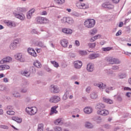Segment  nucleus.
Returning <instances> with one entry per match:
<instances>
[{"instance_id": "nucleus-6", "label": "nucleus", "mask_w": 131, "mask_h": 131, "mask_svg": "<svg viewBox=\"0 0 131 131\" xmlns=\"http://www.w3.org/2000/svg\"><path fill=\"white\" fill-rule=\"evenodd\" d=\"M61 21L63 23H68V24L72 25L73 24L74 20H73V18L72 17H63V19H61Z\"/></svg>"}, {"instance_id": "nucleus-4", "label": "nucleus", "mask_w": 131, "mask_h": 131, "mask_svg": "<svg viewBox=\"0 0 131 131\" xmlns=\"http://www.w3.org/2000/svg\"><path fill=\"white\" fill-rule=\"evenodd\" d=\"M36 21L38 24H48L50 22L49 19L41 16H38L36 18Z\"/></svg>"}, {"instance_id": "nucleus-29", "label": "nucleus", "mask_w": 131, "mask_h": 131, "mask_svg": "<svg viewBox=\"0 0 131 131\" xmlns=\"http://www.w3.org/2000/svg\"><path fill=\"white\" fill-rule=\"evenodd\" d=\"M21 74L24 76H26V77H29V76H30V73L27 71H21Z\"/></svg>"}, {"instance_id": "nucleus-13", "label": "nucleus", "mask_w": 131, "mask_h": 131, "mask_svg": "<svg viewBox=\"0 0 131 131\" xmlns=\"http://www.w3.org/2000/svg\"><path fill=\"white\" fill-rule=\"evenodd\" d=\"M74 64L75 68H76V69H79L81 68V67L82 66V62L80 60L75 61Z\"/></svg>"}, {"instance_id": "nucleus-64", "label": "nucleus", "mask_w": 131, "mask_h": 131, "mask_svg": "<svg viewBox=\"0 0 131 131\" xmlns=\"http://www.w3.org/2000/svg\"><path fill=\"white\" fill-rule=\"evenodd\" d=\"M7 109H8V110H12L13 106L12 105H9L7 106Z\"/></svg>"}, {"instance_id": "nucleus-58", "label": "nucleus", "mask_w": 131, "mask_h": 131, "mask_svg": "<svg viewBox=\"0 0 131 131\" xmlns=\"http://www.w3.org/2000/svg\"><path fill=\"white\" fill-rule=\"evenodd\" d=\"M31 70L33 73H35V72H36V70H35V68H34V67L31 68Z\"/></svg>"}, {"instance_id": "nucleus-34", "label": "nucleus", "mask_w": 131, "mask_h": 131, "mask_svg": "<svg viewBox=\"0 0 131 131\" xmlns=\"http://www.w3.org/2000/svg\"><path fill=\"white\" fill-rule=\"evenodd\" d=\"M118 76H119V78H120V79H123V78H125V77H126L127 75H126V73H123L119 74L118 75Z\"/></svg>"}, {"instance_id": "nucleus-62", "label": "nucleus", "mask_w": 131, "mask_h": 131, "mask_svg": "<svg viewBox=\"0 0 131 131\" xmlns=\"http://www.w3.org/2000/svg\"><path fill=\"white\" fill-rule=\"evenodd\" d=\"M96 121L97 122H101V121H102V118L98 117V118L96 119Z\"/></svg>"}, {"instance_id": "nucleus-41", "label": "nucleus", "mask_w": 131, "mask_h": 131, "mask_svg": "<svg viewBox=\"0 0 131 131\" xmlns=\"http://www.w3.org/2000/svg\"><path fill=\"white\" fill-rule=\"evenodd\" d=\"M88 46L90 49H95L96 47V43H89Z\"/></svg>"}, {"instance_id": "nucleus-3", "label": "nucleus", "mask_w": 131, "mask_h": 131, "mask_svg": "<svg viewBox=\"0 0 131 131\" xmlns=\"http://www.w3.org/2000/svg\"><path fill=\"white\" fill-rule=\"evenodd\" d=\"M26 111L29 115H35L37 113V108L36 107H28L26 108Z\"/></svg>"}, {"instance_id": "nucleus-2", "label": "nucleus", "mask_w": 131, "mask_h": 131, "mask_svg": "<svg viewBox=\"0 0 131 131\" xmlns=\"http://www.w3.org/2000/svg\"><path fill=\"white\" fill-rule=\"evenodd\" d=\"M84 24L86 28H94L96 25V20L94 19H87L85 20Z\"/></svg>"}, {"instance_id": "nucleus-15", "label": "nucleus", "mask_w": 131, "mask_h": 131, "mask_svg": "<svg viewBox=\"0 0 131 131\" xmlns=\"http://www.w3.org/2000/svg\"><path fill=\"white\" fill-rule=\"evenodd\" d=\"M28 53L33 57H36L37 56V54H36V52H35L34 49L31 48H29L28 49Z\"/></svg>"}, {"instance_id": "nucleus-18", "label": "nucleus", "mask_w": 131, "mask_h": 131, "mask_svg": "<svg viewBox=\"0 0 131 131\" xmlns=\"http://www.w3.org/2000/svg\"><path fill=\"white\" fill-rule=\"evenodd\" d=\"M14 15L15 17H16V18H17V19H19V20H21L23 21V20L25 19V15H24V14H20L19 13H14Z\"/></svg>"}, {"instance_id": "nucleus-26", "label": "nucleus", "mask_w": 131, "mask_h": 131, "mask_svg": "<svg viewBox=\"0 0 131 131\" xmlns=\"http://www.w3.org/2000/svg\"><path fill=\"white\" fill-rule=\"evenodd\" d=\"M4 23L7 25L8 27H12L13 26V21L11 20H4Z\"/></svg>"}, {"instance_id": "nucleus-32", "label": "nucleus", "mask_w": 131, "mask_h": 131, "mask_svg": "<svg viewBox=\"0 0 131 131\" xmlns=\"http://www.w3.org/2000/svg\"><path fill=\"white\" fill-rule=\"evenodd\" d=\"M5 69H10V66L8 64L0 66V70H4Z\"/></svg>"}, {"instance_id": "nucleus-42", "label": "nucleus", "mask_w": 131, "mask_h": 131, "mask_svg": "<svg viewBox=\"0 0 131 131\" xmlns=\"http://www.w3.org/2000/svg\"><path fill=\"white\" fill-rule=\"evenodd\" d=\"M97 33V29H93L92 30L90 31V34L91 35H95Z\"/></svg>"}, {"instance_id": "nucleus-51", "label": "nucleus", "mask_w": 131, "mask_h": 131, "mask_svg": "<svg viewBox=\"0 0 131 131\" xmlns=\"http://www.w3.org/2000/svg\"><path fill=\"white\" fill-rule=\"evenodd\" d=\"M68 98V96L67 95V93H65L64 94V95L63 96L62 99L64 101H65V100H66L67 98Z\"/></svg>"}, {"instance_id": "nucleus-38", "label": "nucleus", "mask_w": 131, "mask_h": 131, "mask_svg": "<svg viewBox=\"0 0 131 131\" xmlns=\"http://www.w3.org/2000/svg\"><path fill=\"white\" fill-rule=\"evenodd\" d=\"M115 98L119 102H121L122 101V97H121L120 95H115Z\"/></svg>"}, {"instance_id": "nucleus-44", "label": "nucleus", "mask_w": 131, "mask_h": 131, "mask_svg": "<svg viewBox=\"0 0 131 131\" xmlns=\"http://www.w3.org/2000/svg\"><path fill=\"white\" fill-rule=\"evenodd\" d=\"M111 50V47H106V48H102V51L104 52H109V51Z\"/></svg>"}, {"instance_id": "nucleus-17", "label": "nucleus", "mask_w": 131, "mask_h": 131, "mask_svg": "<svg viewBox=\"0 0 131 131\" xmlns=\"http://www.w3.org/2000/svg\"><path fill=\"white\" fill-rule=\"evenodd\" d=\"M50 90L51 92H53L54 94H57V93H59V89L58 88V86L51 85L50 86Z\"/></svg>"}, {"instance_id": "nucleus-7", "label": "nucleus", "mask_w": 131, "mask_h": 131, "mask_svg": "<svg viewBox=\"0 0 131 131\" xmlns=\"http://www.w3.org/2000/svg\"><path fill=\"white\" fill-rule=\"evenodd\" d=\"M19 43L18 39H16L14 40L12 43H11L10 45V49L11 50H15L17 48V45Z\"/></svg>"}, {"instance_id": "nucleus-12", "label": "nucleus", "mask_w": 131, "mask_h": 131, "mask_svg": "<svg viewBox=\"0 0 131 131\" xmlns=\"http://www.w3.org/2000/svg\"><path fill=\"white\" fill-rule=\"evenodd\" d=\"M60 99L59 96H54L51 97L50 99V102L51 103H58V102H60Z\"/></svg>"}, {"instance_id": "nucleus-9", "label": "nucleus", "mask_w": 131, "mask_h": 131, "mask_svg": "<svg viewBox=\"0 0 131 131\" xmlns=\"http://www.w3.org/2000/svg\"><path fill=\"white\" fill-rule=\"evenodd\" d=\"M102 8H106L109 10H111L114 8V6H113L111 3L109 2H105L104 3L102 4Z\"/></svg>"}, {"instance_id": "nucleus-14", "label": "nucleus", "mask_w": 131, "mask_h": 131, "mask_svg": "<svg viewBox=\"0 0 131 131\" xmlns=\"http://www.w3.org/2000/svg\"><path fill=\"white\" fill-rule=\"evenodd\" d=\"M60 45L63 48H67L69 42H68V40L66 39H62L60 40Z\"/></svg>"}, {"instance_id": "nucleus-5", "label": "nucleus", "mask_w": 131, "mask_h": 131, "mask_svg": "<svg viewBox=\"0 0 131 131\" xmlns=\"http://www.w3.org/2000/svg\"><path fill=\"white\" fill-rule=\"evenodd\" d=\"M107 62H108L110 64H120L121 62L118 58H115L114 57H108L106 59Z\"/></svg>"}, {"instance_id": "nucleus-49", "label": "nucleus", "mask_w": 131, "mask_h": 131, "mask_svg": "<svg viewBox=\"0 0 131 131\" xmlns=\"http://www.w3.org/2000/svg\"><path fill=\"white\" fill-rule=\"evenodd\" d=\"M13 96H14V97H15V98H19V97H20V94H19V93L16 92V93H14L13 94Z\"/></svg>"}, {"instance_id": "nucleus-22", "label": "nucleus", "mask_w": 131, "mask_h": 131, "mask_svg": "<svg viewBox=\"0 0 131 131\" xmlns=\"http://www.w3.org/2000/svg\"><path fill=\"white\" fill-rule=\"evenodd\" d=\"M86 69L89 72H93L94 71V66L91 63H89L87 65Z\"/></svg>"}, {"instance_id": "nucleus-21", "label": "nucleus", "mask_w": 131, "mask_h": 131, "mask_svg": "<svg viewBox=\"0 0 131 131\" xmlns=\"http://www.w3.org/2000/svg\"><path fill=\"white\" fill-rule=\"evenodd\" d=\"M57 108H58V106H54L53 107H51L50 115H53L54 113L57 114L58 113V111H57Z\"/></svg>"}, {"instance_id": "nucleus-11", "label": "nucleus", "mask_w": 131, "mask_h": 131, "mask_svg": "<svg viewBox=\"0 0 131 131\" xmlns=\"http://www.w3.org/2000/svg\"><path fill=\"white\" fill-rule=\"evenodd\" d=\"M12 61V58L10 57H6L4 58L0 61V64H7Z\"/></svg>"}, {"instance_id": "nucleus-55", "label": "nucleus", "mask_w": 131, "mask_h": 131, "mask_svg": "<svg viewBox=\"0 0 131 131\" xmlns=\"http://www.w3.org/2000/svg\"><path fill=\"white\" fill-rule=\"evenodd\" d=\"M41 15L43 16H47L48 15V13L47 12V11H44L41 13Z\"/></svg>"}, {"instance_id": "nucleus-63", "label": "nucleus", "mask_w": 131, "mask_h": 131, "mask_svg": "<svg viewBox=\"0 0 131 131\" xmlns=\"http://www.w3.org/2000/svg\"><path fill=\"white\" fill-rule=\"evenodd\" d=\"M29 12L32 14H33V13H34V12H35V9H32L30 10Z\"/></svg>"}, {"instance_id": "nucleus-31", "label": "nucleus", "mask_w": 131, "mask_h": 131, "mask_svg": "<svg viewBox=\"0 0 131 131\" xmlns=\"http://www.w3.org/2000/svg\"><path fill=\"white\" fill-rule=\"evenodd\" d=\"M55 3L57 5H63V4H65V0H54Z\"/></svg>"}, {"instance_id": "nucleus-16", "label": "nucleus", "mask_w": 131, "mask_h": 131, "mask_svg": "<svg viewBox=\"0 0 131 131\" xmlns=\"http://www.w3.org/2000/svg\"><path fill=\"white\" fill-rule=\"evenodd\" d=\"M15 59L17 60V61H19V62H25V59L22 57V54L18 53L15 55Z\"/></svg>"}, {"instance_id": "nucleus-27", "label": "nucleus", "mask_w": 131, "mask_h": 131, "mask_svg": "<svg viewBox=\"0 0 131 131\" xmlns=\"http://www.w3.org/2000/svg\"><path fill=\"white\" fill-rule=\"evenodd\" d=\"M36 45L40 48H47V46H45L42 41H39L36 42Z\"/></svg>"}, {"instance_id": "nucleus-30", "label": "nucleus", "mask_w": 131, "mask_h": 131, "mask_svg": "<svg viewBox=\"0 0 131 131\" xmlns=\"http://www.w3.org/2000/svg\"><path fill=\"white\" fill-rule=\"evenodd\" d=\"M103 101L105 103H107V104H113V100L109 98H106L105 97H103Z\"/></svg>"}, {"instance_id": "nucleus-61", "label": "nucleus", "mask_w": 131, "mask_h": 131, "mask_svg": "<svg viewBox=\"0 0 131 131\" xmlns=\"http://www.w3.org/2000/svg\"><path fill=\"white\" fill-rule=\"evenodd\" d=\"M26 92H27V89L26 88L23 89L21 90V93H26Z\"/></svg>"}, {"instance_id": "nucleus-28", "label": "nucleus", "mask_w": 131, "mask_h": 131, "mask_svg": "<svg viewBox=\"0 0 131 131\" xmlns=\"http://www.w3.org/2000/svg\"><path fill=\"white\" fill-rule=\"evenodd\" d=\"M26 11V9L24 8L18 7L16 9V11H15V12L19 14L20 13H22V12H25Z\"/></svg>"}, {"instance_id": "nucleus-19", "label": "nucleus", "mask_w": 131, "mask_h": 131, "mask_svg": "<svg viewBox=\"0 0 131 131\" xmlns=\"http://www.w3.org/2000/svg\"><path fill=\"white\" fill-rule=\"evenodd\" d=\"M84 112L86 114H91L93 112V108L91 107H86L84 108Z\"/></svg>"}, {"instance_id": "nucleus-52", "label": "nucleus", "mask_w": 131, "mask_h": 131, "mask_svg": "<svg viewBox=\"0 0 131 131\" xmlns=\"http://www.w3.org/2000/svg\"><path fill=\"white\" fill-rule=\"evenodd\" d=\"M75 46H76L77 47H79V46L80 45V43L79 42V41H78V40H75Z\"/></svg>"}, {"instance_id": "nucleus-47", "label": "nucleus", "mask_w": 131, "mask_h": 131, "mask_svg": "<svg viewBox=\"0 0 131 131\" xmlns=\"http://www.w3.org/2000/svg\"><path fill=\"white\" fill-rule=\"evenodd\" d=\"M32 16V13H31L29 11L28 12V13L27 14V17L28 19H30Z\"/></svg>"}, {"instance_id": "nucleus-54", "label": "nucleus", "mask_w": 131, "mask_h": 131, "mask_svg": "<svg viewBox=\"0 0 131 131\" xmlns=\"http://www.w3.org/2000/svg\"><path fill=\"white\" fill-rule=\"evenodd\" d=\"M104 127L105 128H111V125L108 124H106L105 125H104Z\"/></svg>"}, {"instance_id": "nucleus-40", "label": "nucleus", "mask_w": 131, "mask_h": 131, "mask_svg": "<svg viewBox=\"0 0 131 131\" xmlns=\"http://www.w3.org/2000/svg\"><path fill=\"white\" fill-rule=\"evenodd\" d=\"M51 63L53 64V65L56 68H58V67H59V63H58V62H57V61H51Z\"/></svg>"}, {"instance_id": "nucleus-60", "label": "nucleus", "mask_w": 131, "mask_h": 131, "mask_svg": "<svg viewBox=\"0 0 131 131\" xmlns=\"http://www.w3.org/2000/svg\"><path fill=\"white\" fill-rule=\"evenodd\" d=\"M124 54L126 56H129L130 55H131V53H129L128 52H125V51L124 52Z\"/></svg>"}, {"instance_id": "nucleus-45", "label": "nucleus", "mask_w": 131, "mask_h": 131, "mask_svg": "<svg viewBox=\"0 0 131 131\" xmlns=\"http://www.w3.org/2000/svg\"><path fill=\"white\" fill-rule=\"evenodd\" d=\"M55 124L58 125L61 123V119H58L54 121Z\"/></svg>"}, {"instance_id": "nucleus-46", "label": "nucleus", "mask_w": 131, "mask_h": 131, "mask_svg": "<svg viewBox=\"0 0 131 131\" xmlns=\"http://www.w3.org/2000/svg\"><path fill=\"white\" fill-rule=\"evenodd\" d=\"M7 113L9 115H14V114H15V112L13 111H8L7 112Z\"/></svg>"}, {"instance_id": "nucleus-23", "label": "nucleus", "mask_w": 131, "mask_h": 131, "mask_svg": "<svg viewBox=\"0 0 131 131\" xmlns=\"http://www.w3.org/2000/svg\"><path fill=\"white\" fill-rule=\"evenodd\" d=\"M62 32L66 33V34H71L72 33V30L70 29L63 28L62 29Z\"/></svg>"}, {"instance_id": "nucleus-10", "label": "nucleus", "mask_w": 131, "mask_h": 131, "mask_svg": "<svg viewBox=\"0 0 131 131\" xmlns=\"http://www.w3.org/2000/svg\"><path fill=\"white\" fill-rule=\"evenodd\" d=\"M94 85H95V86H98L100 90H105L106 88V84L102 82L94 83Z\"/></svg>"}, {"instance_id": "nucleus-24", "label": "nucleus", "mask_w": 131, "mask_h": 131, "mask_svg": "<svg viewBox=\"0 0 131 131\" xmlns=\"http://www.w3.org/2000/svg\"><path fill=\"white\" fill-rule=\"evenodd\" d=\"M33 65L37 68H41V63L38 60H35L33 63Z\"/></svg>"}, {"instance_id": "nucleus-43", "label": "nucleus", "mask_w": 131, "mask_h": 131, "mask_svg": "<svg viewBox=\"0 0 131 131\" xmlns=\"http://www.w3.org/2000/svg\"><path fill=\"white\" fill-rule=\"evenodd\" d=\"M54 130L55 131H62V127H61L60 126H55L54 128Z\"/></svg>"}, {"instance_id": "nucleus-53", "label": "nucleus", "mask_w": 131, "mask_h": 131, "mask_svg": "<svg viewBox=\"0 0 131 131\" xmlns=\"http://www.w3.org/2000/svg\"><path fill=\"white\" fill-rule=\"evenodd\" d=\"M119 35H121V30L118 31L116 34V36H119Z\"/></svg>"}, {"instance_id": "nucleus-20", "label": "nucleus", "mask_w": 131, "mask_h": 131, "mask_svg": "<svg viewBox=\"0 0 131 131\" xmlns=\"http://www.w3.org/2000/svg\"><path fill=\"white\" fill-rule=\"evenodd\" d=\"M100 55L98 53H93L89 55V59L91 60H94V59H96V58H99Z\"/></svg>"}, {"instance_id": "nucleus-39", "label": "nucleus", "mask_w": 131, "mask_h": 131, "mask_svg": "<svg viewBox=\"0 0 131 131\" xmlns=\"http://www.w3.org/2000/svg\"><path fill=\"white\" fill-rule=\"evenodd\" d=\"M85 126L87 128H93V124L89 122L85 123Z\"/></svg>"}, {"instance_id": "nucleus-1", "label": "nucleus", "mask_w": 131, "mask_h": 131, "mask_svg": "<svg viewBox=\"0 0 131 131\" xmlns=\"http://www.w3.org/2000/svg\"><path fill=\"white\" fill-rule=\"evenodd\" d=\"M103 108H105V104L103 103H98L96 105V109L98 110L97 113L98 115L107 116V115L109 114V111L103 109Z\"/></svg>"}, {"instance_id": "nucleus-25", "label": "nucleus", "mask_w": 131, "mask_h": 131, "mask_svg": "<svg viewBox=\"0 0 131 131\" xmlns=\"http://www.w3.org/2000/svg\"><path fill=\"white\" fill-rule=\"evenodd\" d=\"M12 119L18 123H21L22 122V119L17 117H12Z\"/></svg>"}, {"instance_id": "nucleus-37", "label": "nucleus", "mask_w": 131, "mask_h": 131, "mask_svg": "<svg viewBox=\"0 0 131 131\" xmlns=\"http://www.w3.org/2000/svg\"><path fill=\"white\" fill-rule=\"evenodd\" d=\"M38 131H43V124L40 123L38 125Z\"/></svg>"}, {"instance_id": "nucleus-56", "label": "nucleus", "mask_w": 131, "mask_h": 131, "mask_svg": "<svg viewBox=\"0 0 131 131\" xmlns=\"http://www.w3.org/2000/svg\"><path fill=\"white\" fill-rule=\"evenodd\" d=\"M1 128H4V129H8L9 128V127L6 125H2L1 126Z\"/></svg>"}, {"instance_id": "nucleus-48", "label": "nucleus", "mask_w": 131, "mask_h": 131, "mask_svg": "<svg viewBox=\"0 0 131 131\" xmlns=\"http://www.w3.org/2000/svg\"><path fill=\"white\" fill-rule=\"evenodd\" d=\"M112 70H119V66H114L112 67Z\"/></svg>"}, {"instance_id": "nucleus-59", "label": "nucleus", "mask_w": 131, "mask_h": 131, "mask_svg": "<svg viewBox=\"0 0 131 131\" xmlns=\"http://www.w3.org/2000/svg\"><path fill=\"white\" fill-rule=\"evenodd\" d=\"M114 4H118L120 0H112Z\"/></svg>"}, {"instance_id": "nucleus-33", "label": "nucleus", "mask_w": 131, "mask_h": 131, "mask_svg": "<svg viewBox=\"0 0 131 131\" xmlns=\"http://www.w3.org/2000/svg\"><path fill=\"white\" fill-rule=\"evenodd\" d=\"M90 97L91 99H93V100H95V99H97L98 98V94L97 93L93 92L90 95Z\"/></svg>"}, {"instance_id": "nucleus-57", "label": "nucleus", "mask_w": 131, "mask_h": 131, "mask_svg": "<svg viewBox=\"0 0 131 131\" xmlns=\"http://www.w3.org/2000/svg\"><path fill=\"white\" fill-rule=\"evenodd\" d=\"M3 81L4 82H5V83L9 82V79H8V78L5 77L3 79Z\"/></svg>"}, {"instance_id": "nucleus-36", "label": "nucleus", "mask_w": 131, "mask_h": 131, "mask_svg": "<svg viewBox=\"0 0 131 131\" xmlns=\"http://www.w3.org/2000/svg\"><path fill=\"white\" fill-rule=\"evenodd\" d=\"M98 37H101V35H95L94 37H93L91 38L90 41L91 42H94V41H95V40H96V39H97V38Z\"/></svg>"}, {"instance_id": "nucleus-8", "label": "nucleus", "mask_w": 131, "mask_h": 131, "mask_svg": "<svg viewBox=\"0 0 131 131\" xmlns=\"http://www.w3.org/2000/svg\"><path fill=\"white\" fill-rule=\"evenodd\" d=\"M76 6L78 8V9H89V5L80 2L77 3Z\"/></svg>"}, {"instance_id": "nucleus-35", "label": "nucleus", "mask_w": 131, "mask_h": 131, "mask_svg": "<svg viewBox=\"0 0 131 131\" xmlns=\"http://www.w3.org/2000/svg\"><path fill=\"white\" fill-rule=\"evenodd\" d=\"M79 54L80 55V56H85L88 55V51L85 50H80L79 51Z\"/></svg>"}, {"instance_id": "nucleus-50", "label": "nucleus", "mask_w": 131, "mask_h": 131, "mask_svg": "<svg viewBox=\"0 0 131 131\" xmlns=\"http://www.w3.org/2000/svg\"><path fill=\"white\" fill-rule=\"evenodd\" d=\"M6 90V87L3 85H0V91L3 92V91H5Z\"/></svg>"}]
</instances>
